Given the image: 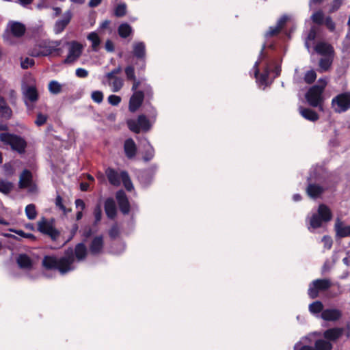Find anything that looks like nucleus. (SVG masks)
Listing matches in <instances>:
<instances>
[{"instance_id":"f257e3e1","label":"nucleus","mask_w":350,"mask_h":350,"mask_svg":"<svg viewBox=\"0 0 350 350\" xmlns=\"http://www.w3.org/2000/svg\"><path fill=\"white\" fill-rule=\"evenodd\" d=\"M75 257L72 250H68L64 256L57 258L55 256H45L42 260L46 269H57L62 274H65L75 269Z\"/></svg>"},{"instance_id":"f03ea898","label":"nucleus","mask_w":350,"mask_h":350,"mask_svg":"<svg viewBox=\"0 0 350 350\" xmlns=\"http://www.w3.org/2000/svg\"><path fill=\"white\" fill-rule=\"evenodd\" d=\"M319 84L311 87L306 94V99L308 103L312 107H321L323 101V92L327 85L325 79H320Z\"/></svg>"},{"instance_id":"7ed1b4c3","label":"nucleus","mask_w":350,"mask_h":350,"mask_svg":"<svg viewBox=\"0 0 350 350\" xmlns=\"http://www.w3.org/2000/svg\"><path fill=\"white\" fill-rule=\"evenodd\" d=\"M332 214L330 209L325 204H321L319 206L317 213H313L308 217L309 226L308 227L310 231L318 228L322 226L323 222H327L331 220Z\"/></svg>"},{"instance_id":"20e7f679","label":"nucleus","mask_w":350,"mask_h":350,"mask_svg":"<svg viewBox=\"0 0 350 350\" xmlns=\"http://www.w3.org/2000/svg\"><path fill=\"white\" fill-rule=\"evenodd\" d=\"M0 141L5 145H9L13 150L20 154L25 152L27 146V143L23 138L8 133H1Z\"/></svg>"},{"instance_id":"39448f33","label":"nucleus","mask_w":350,"mask_h":350,"mask_svg":"<svg viewBox=\"0 0 350 350\" xmlns=\"http://www.w3.org/2000/svg\"><path fill=\"white\" fill-rule=\"evenodd\" d=\"M106 175L108 178L109 183L115 186L120 184V180L122 181L124 187L128 191H131L133 185L131 180L126 172H122L120 174L111 168L107 169Z\"/></svg>"},{"instance_id":"423d86ee","label":"nucleus","mask_w":350,"mask_h":350,"mask_svg":"<svg viewBox=\"0 0 350 350\" xmlns=\"http://www.w3.org/2000/svg\"><path fill=\"white\" fill-rule=\"evenodd\" d=\"M59 44L51 41H42L34 46L30 54L33 57L47 56L54 51Z\"/></svg>"},{"instance_id":"0eeeda50","label":"nucleus","mask_w":350,"mask_h":350,"mask_svg":"<svg viewBox=\"0 0 350 350\" xmlns=\"http://www.w3.org/2000/svg\"><path fill=\"white\" fill-rule=\"evenodd\" d=\"M332 107L336 113H343L350 109V92L335 96L332 100Z\"/></svg>"},{"instance_id":"6e6552de","label":"nucleus","mask_w":350,"mask_h":350,"mask_svg":"<svg viewBox=\"0 0 350 350\" xmlns=\"http://www.w3.org/2000/svg\"><path fill=\"white\" fill-rule=\"evenodd\" d=\"M127 125L131 131L136 133L140 131L146 132L151 127L150 121L144 115H140L137 120H129Z\"/></svg>"},{"instance_id":"1a4fd4ad","label":"nucleus","mask_w":350,"mask_h":350,"mask_svg":"<svg viewBox=\"0 0 350 350\" xmlns=\"http://www.w3.org/2000/svg\"><path fill=\"white\" fill-rule=\"evenodd\" d=\"M67 45L68 46V55L64 62L66 64H72L81 56L83 46L77 41L69 42L67 43Z\"/></svg>"},{"instance_id":"9d476101","label":"nucleus","mask_w":350,"mask_h":350,"mask_svg":"<svg viewBox=\"0 0 350 350\" xmlns=\"http://www.w3.org/2000/svg\"><path fill=\"white\" fill-rule=\"evenodd\" d=\"M330 286V282L327 279L316 280L309 286L308 295L314 299L318 296L319 291H323Z\"/></svg>"},{"instance_id":"9b49d317","label":"nucleus","mask_w":350,"mask_h":350,"mask_svg":"<svg viewBox=\"0 0 350 350\" xmlns=\"http://www.w3.org/2000/svg\"><path fill=\"white\" fill-rule=\"evenodd\" d=\"M38 229L40 232L50 236L53 240H55L59 235V232L53 227L52 224L44 218H42L38 222Z\"/></svg>"},{"instance_id":"f8f14e48","label":"nucleus","mask_w":350,"mask_h":350,"mask_svg":"<svg viewBox=\"0 0 350 350\" xmlns=\"http://www.w3.org/2000/svg\"><path fill=\"white\" fill-rule=\"evenodd\" d=\"M19 187L27 188L29 191L33 192L35 190V186L32 181V174L27 170H25L21 174L19 178Z\"/></svg>"},{"instance_id":"ddd939ff","label":"nucleus","mask_w":350,"mask_h":350,"mask_svg":"<svg viewBox=\"0 0 350 350\" xmlns=\"http://www.w3.org/2000/svg\"><path fill=\"white\" fill-rule=\"evenodd\" d=\"M102 83L108 85L112 92H120L124 84V80L118 77H113L111 78H105L103 77Z\"/></svg>"},{"instance_id":"4468645a","label":"nucleus","mask_w":350,"mask_h":350,"mask_svg":"<svg viewBox=\"0 0 350 350\" xmlns=\"http://www.w3.org/2000/svg\"><path fill=\"white\" fill-rule=\"evenodd\" d=\"M144 92L142 91L135 92L129 100V109L131 112L136 111L144 100Z\"/></svg>"},{"instance_id":"2eb2a0df","label":"nucleus","mask_w":350,"mask_h":350,"mask_svg":"<svg viewBox=\"0 0 350 350\" xmlns=\"http://www.w3.org/2000/svg\"><path fill=\"white\" fill-rule=\"evenodd\" d=\"M334 229L336 236L338 237H350V225L345 226L342 221L339 219H336Z\"/></svg>"},{"instance_id":"dca6fc26","label":"nucleus","mask_w":350,"mask_h":350,"mask_svg":"<svg viewBox=\"0 0 350 350\" xmlns=\"http://www.w3.org/2000/svg\"><path fill=\"white\" fill-rule=\"evenodd\" d=\"M116 199L119 204L121 211L124 214H127L129 212L130 207L128 199L125 193L123 191H119L116 193Z\"/></svg>"},{"instance_id":"f3484780","label":"nucleus","mask_w":350,"mask_h":350,"mask_svg":"<svg viewBox=\"0 0 350 350\" xmlns=\"http://www.w3.org/2000/svg\"><path fill=\"white\" fill-rule=\"evenodd\" d=\"M25 102L27 107L29 104L36 102L38 98V94L35 87L29 86L24 90Z\"/></svg>"},{"instance_id":"a211bd4d","label":"nucleus","mask_w":350,"mask_h":350,"mask_svg":"<svg viewBox=\"0 0 350 350\" xmlns=\"http://www.w3.org/2000/svg\"><path fill=\"white\" fill-rule=\"evenodd\" d=\"M70 12H66L63 16V18L57 21L54 26V31L56 34L60 33L63 31L71 19Z\"/></svg>"},{"instance_id":"6ab92c4d","label":"nucleus","mask_w":350,"mask_h":350,"mask_svg":"<svg viewBox=\"0 0 350 350\" xmlns=\"http://www.w3.org/2000/svg\"><path fill=\"white\" fill-rule=\"evenodd\" d=\"M289 16L286 15L282 16L278 21L275 26L270 27L269 31H267L265 36L267 37L273 36L278 34L281 29L284 27L285 23L288 20H289Z\"/></svg>"},{"instance_id":"aec40b11","label":"nucleus","mask_w":350,"mask_h":350,"mask_svg":"<svg viewBox=\"0 0 350 350\" xmlns=\"http://www.w3.org/2000/svg\"><path fill=\"white\" fill-rule=\"evenodd\" d=\"M8 29H10L11 33L16 37H21L24 34L25 31L24 25L15 21L10 22L8 25Z\"/></svg>"},{"instance_id":"412c9836","label":"nucleus","mask_w":350,"mask_h":350,"mask_svg":"<svg viewBox=\"0 0 350 350\" xmlns=\"http://www.w3.org/2000/svg\"><path fill=\"white\" fill-rule=\"evenodd\" d=\"M315 51L324 57L333 56V48L325 42H319L314 46Z\"/></svg>"},{"instance_id":"4be33fe9","label":"nucleus","mask_w":350,"mask_h":350,"mask_svg":"<svg viewBox=\"0 0 350 350\" xmlns=\"http://www.w3.org/2000/svg\"><path fill=\"white\" fill-rule=\"evenodd\" d=\"M342 333L343 329L342 328H332L324 332L323 337L331 342L339 338Z\"/></svg>"},{"instance_id":"5701e85b","label":"nucleus","mask_w":350,"mask_h":350,"mask_svg":"<svg viewBox=\"0 0 350 350\" xmlns=\"http://www.w3.org/2000/svg\"><path fill=\"white\" fill-rule=\"evenodd\" d=\"M340 317L341 312L337 309H327L321 313V318L325 321H336Z\"/></svg>"},{"instance_id":"b1692460","label":"nucleus","mask_w":350,"mask_h":350,"mask_svg":"<svg viewBox=\"0 0 350 350\" xmlns=\"http://www.w3.org/2000/svg\"><path fill=\"white\" fill-rule=\"evenodd\" d=\"M124 152L128 158H133L136 153L135 143L132 139H128L124 142Z\"/></svg>"},{"instance_id":"393cba45","label":"nucleus","mask_w":350,"mask_h":350,"mask_svg":"<svg viewBox=\"0 0 350 350\" xmlns=\"http://www.w3.org/2000/svg\"><path fill=\"white\" fill-rule=\"evenodd\" d=\"M105 210L108 217L113 218L116 215V206L114 200L109 198L105 201Z\"/></svg>"},{"instance_id":"a878e982","label":"nucleus","mask_w":350,"mask_h":350,"mask_svg":"<svg viewBox=\"0 0 350 350\" xmlns=\"http://www.w3.org/2000/svg\"><path fill=\"white\" fill-rule=\"evenodd\" d=\"M323 188L319 185L310 184L306 189V192L310 198H316L323 193Z\"/></svg>"},{"instance_id":"bb28decb","label":"nucleus","mask_w":350,"mask_h":350,"mask_svg":"<svg viewBox=\"0 0 350 350\" xmlns=\"http://www.w3.org/2000/svg\"><path fill=\"white\" fill-rule=\"evenodd\" d=\"M17 263L22 269H30L33 267V262L26 254H20L17 258Z\"/></svg>"},{"instance_id":"cd10ccee","label":"nucleus","mask_w":350,"mask_h":350,"mask_svg":"<svg viewBox=\"0 0 350 350\" xmlns=\"http://www.w3.org/2000/svg\"><path fill=\"white\" fill-rule=\"evenodd\" d=\"M299 111L300 114L306 120L314 122L319 119L317 113L312 109L300 107Z\"/></svg>"},{"instance_id":"c85d7f7f","label":"nucleus","mask_w":350,"mask_h":350,"mask_svg":"<svg viewBox=\"0 0 350 350\" xmlns=\"http://www.w3.org/2000/svg\"><path fill=\"white\" fill-rule=\"evenodd\" d=\"M333 62V56H327L322 57L319 60V71L321 72H326L330 68Z\"/></svg>"},{"instance_id":"c756f323","label":"nucleus","mask_w":350,"mask_h":350,"mask_svg":"<svg viewBox=\"0 0 350 350\" xmlns=\"http://www.w3.org/2000/svg\"><path fill=\"white\" fill-rule=\"evenodd\" d=\"M88 40L92 42V48L94 51H98L100 44V39L98 32L93 31L88 34Z\"/></svg>"},{"instance_id":"7c9ffc66","label":"nucleus","mask_w":350,"mask_h":350,"mask_svg":"<svg viewBox=\"0 0 350 350\" xmlns=\"http://www.w3.org/2000/svg\"><path fill=\"white\" fill-rule=\"evenodd\" d=\"M12 110L5 101L0 96V116L9 119L12 116Z\"/></svg>"},{"instance_id":"2f4dec72","label":"nucleus","mask_w":350,"mask_h":350,"mask_svg":"<svg viewBox=\"0 0 350 350\" xmlns=\"http://www.w3.org/2000/svg\"><path fill=\"white\" fill-rule=\"evenodd\" d=\"M133 53L137 58H143L146 55V47L144 42H135L133 44Z\"/></svg>"},{"instance_id":"473e14b6","label":"nucleus","mask_w":350,"mask_h":350,"mask_svg":"<svg viewBox=\"0 0 350 350\" xmlns=\"http://www.w3.org/2000/svg\"><path fill=\"white\" fill-rule=\"evenodd\" d=\"M103 245V238L101 237H96L93 239L90 245V251L92 254H96L99 253Z\"/></svg>"},{"instance_id":"72a5a7b5","label":"nucleus","mask_w":350,"mask_h":350,"mask_svg":"<svg viewBox=\"0 0 350 350\" xmlns=\"http://www.w3.org/2000/svg\"><path fill=\"white\" fill-rule=\"evenodd\" d=\"M332 343L327 340H326L325 338L323 339L317 340L315 342L314 350H332Z\"/></svg>"},{"instance_id":"f704fd0d","label":"nucleus","mask_w":350,"mask_h":350,"mask_svg":"<svg viewBox=\"0 0 350 350\" xmlns=\"http://www.w3.org/2000/svg\"><path fill=\"white\" fill-rule=\"evenodd\" d=\"M258 62H256L254 64V75L255 77L256 78L257 82L259 83V85H266L267 84V80L268 77V71L266 70L265 73L262 74L260 77H258Z\"/></svg>"},{"instance_id":"c9c22d12","label":"nucleus","mask_w":350,"mask_h":350,"mask_svg":"<svg viewBox=\"0 0 350 350\" xmlns=\"http://www.w3.org/2000/svg\"><path fill=\"white\" fill-rule=\"evenodd\" d=\"M295 350H314L311 346L308 345V338L304 337L294 346Z\"/></svg>"},{"instance_id":"e433bc0d","label":"nucleus","mask_w":350,"mask_h":350,"mask_svg":"<svg viewBox=\"0 0 350 350\" xmlns=\"http://www.w3.org/2000/svg\"><path fill=\"white\" fill-rule=\"evenodd\" d=\"M75 256L79 261L85 258L87 254V249L83 243H79L75 247Z\"/></svg>"},{"instance_id":"4c0bfd02","label":"nucleus","mask_w":350,"mask_h":350,"mask_svg":"<svg viewBox=\"0 0 350 350\" xmlns=\"http://www.w3.org/2000/svg\"><path fill=\"white\" fill-rule=\"evenodd\" d=\"M316 38V30L314 27H312L310 30L307 38L305 41V46L310 52V48L314 45V41Z\"/></svg>"},{"instance_id":"58836bf2","label":"nucleus","mask_w":350,"mask_h":350,"mask_svg":"<svg viewBox=\"0 0 350 350\" xmlns=\"http://www.w3.org/2000/svg\"><path fill=\"white\" fill-rule=\"evenodd\" d=\"M62 85L57 81H51L49 83V90L53 94H57L62 92Z\"/></svg>"},{"instance_id":"ea45409f","label":"nucleus","mask_w":350,"mask_h":350,"mask_svg":"<svg viewBox=\"0 0 350 350\" xmlns=\"http://www.w3.org/2000/svg\"><path fill=\"white\" fill-rule=\"evenodd\" d=\"M132 31L131 27L127 23H122L118 27V33L122 38H126Z\"/></svg>"},{"instance_id":"a19ab883","label":"nucleus","mask_w":350,"mask_h":350,"mask_svg":"<svg viewBox=\"0 0 350 350\" xmlns=\"http://www.w3.org/2000/svg\"><path fill=\"white\" fill-rule=\"evenodd\" d=\"M25 211L26 216L30 220L34 219L37 216L36 206L33 204H28L25 207Z\"/></svg>"},{"instance_id":"79ce46f5","label":"nucleus","mask_w":350,"mask_h":350,"mask_svg":"<svg viewBox=\"0 0 350 350\" xmlns=\"http://www.w3.org/2000/svg\"><path fill=\"white\" fill-rule=\"evenodd\" d=\"M12 189V184L7 180H0V192L8 194Z\"/></svg>"},{"instance_id":"37998d69","label":"nucleus","mask_w":350,"mask_h":350,"mask_svg":"<svg viewBox=\"0 0 350 350\" xmlns=\"http://www.w3.org/2000/svg\"><path fill=\"white\" fill-rule=\"evenodd\" d=\"M323 310V304L321 301H317L309 306V310L312 314L319 313Z\"/></svg>"},{"instance_id":"c03bdc74","label":"nucleus","mask_w":350,"mask_h":350,"mask_svg":"<svg viewBox=\"0 0 350 350\" xmlns=\"http://www.w3.org/2000/svg\"><path fill=\"white\" fill-rule=\"evenodd\" d=\"M312 21L319 25L323 23L324 14L322 11H317L311 16Z\"/></svg>"},{"instance_id":"a18cd8bd","label":"nucleus","mask_w":350,"mask_h":350,"mask_svg":"<svg viewBox=\"0 0 350 350\" xmlns=\"http://www.w3.org/2000/svg\"><path fill=\"white\" fill-rule=\"evenodd\" d=\"M344 0H331L329 3V12L337 11L342 5Z\"/></svg>"},{"instance_id":"49530a36","label":"nucleus","mask_w":350,"mask_h":350,"mask_svg":"<svg viewBox=\"0 0 350 350\" xmlns=\"http://www.w3.org/2000/svg\"><path fill=\"white\" fill-rule=\"evenodd\" d=\"M317 78V74L314 70H308L304 75V81L310 84L313 83Z\"/></svg>"},{"instance_id":"de8ad7c7","label":"nucleus","mask_w":350,"mask_h":350,"mask_svg":"<svg viewBox=\"0 0 350 350\" xmlns=\"http://www.w3.org/2000/svg\"><path fill=\"white\" fill-rule=\"evenodd\" d=\"M126 12V5L125 3L118 4L114 14L118 17H121L125 15Z\"/></svg>"},{"instance_id":"09e8293b","label":"nucleus","mask_w":350,"mask_h":350,"mask_svg":"<svg viewBox=\"0 0 350 350\" xmlns=\"http://www.w3.org/2000/svg\"><path fill=\"white\" fill-rule=\"evenodd\" d=\"M121 100V97L115 94L109 95L107 98L108 103L113 106L118 105L120 103Z\"/></svg>"},{"instance_id":"8fccbe9b","label":"nucleus","mask_w":350,"mask_h":350,"mask_svg":"<svg viewBox=\"0 0 350 350\" xmlns=\"http://www.w3.org/2000/svg\"><path fill=\"white\" fill-rule=\"evenodd\" d=\"M125 75L128 80L135 79V68L133 66H128L124 69Z\"/></svg>"},{"instance_id":"3c124183","label":"nucleus","mask_w":350,"mask_h":350,"mask_svg":"<svg viewBox=\"0 0 350 350\" xmlns=\"http://www.w3.org/2000/svg\"><path fill=\"white\" fill-rule=\"evenodd\" d=\"M91 98L94 102L100 103L103 99V94L100 91H94L92 93Z\"/></svg>"},{"instance_id":"603ef678","label":"nucleus","mask_w":350,"mask_h":350,"mask_svg":"<svg viewBox=\"0 0 350 350\" xmlns=\"http://www.w3.org/2000/svg\"><path fill=\"white\" fill-rule=\"evenodd\" d=\"M33 64L34 60L29 57H26L25 59L21 60V67L24 69H27L32 66Z\"/></svg>"},{"instance_id":"864d4df0","label":"nucleus","mask_w":350,"mask_h":350,"mask_svg":"<svg viewBox=\"0 0 350 350\" xmlns=\"http://www.w3.org/2000/svg\"><path fill=\"white\" fill-rule=\"evenodd\" d=\"M148 148L146 150L145 155L144 156V159L146 161L152 159L154 157V153L153 148L149 144L148 142Z\"/></svg>"},{"instance_id":"5fc2aeb1","label":"nucleus","mask_w":350,"mask_h":350,"mask_svg":"<svg viewBox=\"0 0 350 350\" xmlns=\"http://www.w3.org/2000/svg\"><path fill=\"white\" fill-rule=\"evenodd\" d=\"M46 120H47V116H46L43 115V114L39 113L37 115V118L35 120V124L37 126H42V125H43L46 122Z\"/></svg>"},{"instance_id":"6e6d98bb","label":"nucleus","mask_w":350,"mask_h":350,"mask_svg":"<svg viewBox=\"0 0 350 350\" xmlns=\"http://www.w3.org/2000/svg\"><path fill=\"white\" fill-rule=\"evenodd\" d=\"M94 215L95 217V223L100 221L102 216V210L100 205H97L94 211Z\"/></svg>"},{"instance_id":"4d7b16f0","label":"nucleus","mask_w":350,"mask_h":350,"mask_svg":"<svg viewBox=\"0 0 350 350\" xmlns=\"http://www.w3.org/2000/svg\"><path fill=\"white\" fill-rule=\"evenodd\" d=\"M322 242L323 243L324 247L325 249L329 250L332 245V239L330 237L324 236L322 238Z\"/></svg>"},{"instance_id":"13d9d810","label":"nucleus","mask_w":350,"mask_h":350,"mask_svg":"<svg viewBox=\"0 0 350 350\" xmlns=\"http://www.w3.org/2000/svg\"><path fill=\"white\" fill-rule=\"evenodd\" d=\"M11 232H15L18 235L21 236L23 238H33V235L29 233H25L24 231L21 230H14V229H10Z\"/></svg>"},{"instance_id":"bf43d9fd","label":"nucleus","mask_w":350,"mask_h":350,"mask_svg":"<svg viewBox=\"0 0 350 350\" xmlns=\"http://www.w3.org/2000/svg\"><path fill=\"white\" fill-rule=\"evenodd\" d=\"M110 21L109 20H105L99 26V28L98 29V31L99 32H102L103 30L105 29H107L109 30V32H111V30L110 29V27H109V25H110Z\"/></svg>"},{"instance_id":"052dcab7","label":"nucleus","mask_w":350,"mask_h":350,"mask_svg":"<svg viewBox=\"0 0 350 350\" xmlns=\"http://www.w3.org/2000/svg\"><path fill=\"white\" fill-rule=\"evenodd\" d=\"M325 25L332 31H333L335 29V23L332 21V18L329 16H327L325 19Z\"/></svg>"},{"instance_id":"680f3d73","label":"nucleus","mask_w":350,"mask_h":350,"mask_svg":"<svg viewBox=\"0 0 350 350\" xmlns=\"http://www.w3.org/2000/svg\"><path fill=\"white\" fill-rule=\"evenodd\" d=\"M122 70V68L118 66L115 69L112 70L111 72H107L104 77L105 78H111L113 77H117L116 75L119 74Z\"/></svg>"},{"instance_id":"e2e57ef3","label":"nucleus","mask_w":350,"mask_h":350,"mask_svg":"<svg viewBox=\"0 0 350 350\" xmlns=\"http://www.w3.org/2000/svg\"><path fill=\"white\" fill-rule=\"evenodd\" d=\"M75 73L76 75L79 78H85L88 76V71L82 68H77Z\"/></svg>"},{"instance_id":"0e129e2a","label":"nucleus","mask_w":350,"mask_h":350,"mask_svg":"<svg viewBox=\"0 0 350 350\" xmlns=\"http://www.w3.org/2000/svg\"><path fill=\"white\" fill-rule=\"evenodd\" d=\"M55 204L56 206L59 208L61 209L64 213H66V209L65 208V206H64L63 203H62V198L58 196L57 198H56V200H55Z\"/></svg>"},{"instance_id":"69168bd1","label":"nucleus","mask_w":350,"mask_h":350,"mask_svg":"<svg viewBox=\"0 0 350 350\" xmlns=\"http://www.w3.org/2000/svg\"><path fill=\"white\" fill-rule=\"evenodd\" d=\"M105 49L108 51V52H113V50H114V46H113V42L109 40H107L105 42Z\"/></svg>"},{"instance_id":"338daca9","label":"nucleus","mask_w":350,"mask_h":350,"mask_svg":"<svg viewBox=\"0 0 350 350\" xmlns=\"http://www.w3.org/2000/svg\"><path fill=\"white\" fill-rule=\"evenodd\" d=\"M75 205L77 208H80L81 211H83L85 208V203L81 199H77L75 200Z\"/></svg>"},{"instance_id":"774afa93","label":"nucleus","mask_w":350,"mask_h":350,"mask_svg":"<svg viewBox=\"0 0 350 350\" xmlns=\"http://www.w3.org/2000/svg\"><path fill=\"white\" fill-rule=\"evenodd\" d=\"M118 234V228L117 226H113L110 230H109V235L114 238L116 237Z\"/></svg>"}]
</instances>
